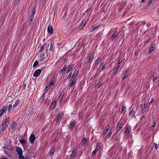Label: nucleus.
Segmentation results:
<instances>
[{"instance_id": "obj_1", "label": "nucleus", "mask_w": 159, "mask_h": 159, "mask_svg": "<svg viewBox=\"0 0 159 159\" xmlns=\"http://www.w3.org/2000/svg\"><path fill=\"white\" fill-rule=\"evenodd\" d=\"M9 122V118H8L6 119L5 121L2 122V131H4L6 129H7Z\"/></svg>"}, {"instance_id": "obj_2", "label": "nucleus", "mask_w": 159, "mask_h": 159, "mask_svg": "<svg viewBox=\"0 0 159 159\" xmlns=\"http://www.w3.org/2000/svg\"><path fill=\"white\" fill-rule=\"evenodd\" d=\"M35 139V136L34 134H31L29 138V140L31 143H33Z\"/></svg>"}, {"instance_id": "obj_3", "label": "nucleus", "mask_w": 159, "mask_h": 159, "mask_svg": "<svg viewBox=\"0 0 159 159\" xmlns=\"http://www.w3.org/2000/svg\"><path fill=\"white\" fill-rule=\"evenodd\" d=\"M41 72V70L40 69H38L36 70L34 73L33 76L34 77H38Z\"/></svg>"}, {"instance_id": "obj_4", "label": "nucleus", "mask_w": 159, "mask_h": 159, "mask_svg": "<svg viewBox=\"0 0 159 159\" xmlns=\"http://www.w3.org/2000/svg\"><path fill=\"white\" fill-rule=\"evenodd\" d=\"M7 107L6 106L2 107L0 110V113L2 115L4 112H5L7 109Z\"/></svg>"}, {"instance_id": "obj_5", "label": "nucleus", "mask_w": 159, "mask_h": 159, "mask_svg": "<svg viewBox=\"0 0 159 159\" xmlns=\"http://www.w3.org/2000/svg\"><path fill=\"white\" fill-rule=\"evenodd\" d=\"M110 128V125H107L106 126L105 129L102 132V133L103 134H106L108 132V131L109 130Z\"/></svg>"}, {"instance_id": "obj_6", "label": "nucleus", "mask_w": 159, "mask_h": 159, "mask_svg": "<svg viewBox=\"0 0 159 159\" xmlns=\"http://www.w3.org/2000/svg\"><path fill=\"white\" fill-rule=\"evenodd\" d=\"M48 32L50 34H52L53 31V29L52 26L51 25H49L48 28Z\"/></svg>"}, {"instance_id": "obj_7", "label": "nucleus", "mask_w": 159, "mask_h": 159, "mask_svg": "<svg viewBox=\"0 0 159 159\" xmlns=\"http://www.w3.org/2000/svg\"><path fill=\"white\" fill-rule=\"evenodd\" d=\"M16 151L19 156H21L22 154V151L21 148H20L18 147H17Z\"/></svg>"}, {"instance_id": "obj_8", "label": "nucleus", "mask_w": 159, "mask_h": 159, "mask_svg": "<svg viewBox=\"0 0 159 159\" xmlns=\"http://www.w3.org/2000/svg\"><path fill=\"white\" fill-rule=\"evenodd\" d=\"M155 47L156 46L155 44L152 45L149 50L148 52L150 53H151L155 49Z\"/></svg>"}, {"instance_id": "obj_9", "label": "nucleus", "mask_w": 159, "mask_h": 159, "mask_svg": "<svg viewBox=\"0 0 159 159\" xmlns=\"http://www.w3.org/2000/svg\"><path fill=\"white\" fill-rule=\"evenodd\" d=\"M135 111L134 110L132 109L130 111L129 114V116L131 117H133L135 115Z\"/></svg>"}, {"instance_id": "obj_10", "label": "nucleus", "mask_w": 159, "mask_h": 159, "mask_svg": "<svg viewBox=\"0 0 159 159\" xmlns=\"http://www.w3.org/2000/svg\"><path fill=\"white\" fill-rule=\"evenodd\" d=\"M55 147H51L49 153L50 156H52L53 154V153L55 152Z\"/></svg>"}, {"instance_id": "obj_11", "label": "nucleus", "mask_w": 159, "mask_h": 159, "mask_svg": "<svg viewBox=\"0 0 159 159\" xmlns=\"http://www.w3.org/2000/svg\"><path fill=\"white\" fill-rule=\"evenodd\" d=\"M74 65L73 64H70L69 66V67L67 70V73L70 72L71 69H72V68L74 67Z\"/></svg>"}, {"instance_id": "obj_12", "label": "nucleus", "mask_w": 159, "mask_h": 159, "mask_svg": "<svg viewBox=\"0 0 159 159\" xmlns=\"http://www.w3.org/2000/svg\"><path fill=\"white\" fill-rule=\"evenodd\" d=\"M131 128L127 127L126 128L125 131V133L126 135L128 134L131 131Z\"/></svg>"}, {"instance_id": "obj_13", "label": "nucleus", "mask_w": 159, "mask_h": 159, "mask_svg": "<svg viewBox=\"0 0 159 159\" xmlns=\"http://www.w3.org/2000/svg\"><path fill=\"white\" fill-rule=\"evenodd\" d=\"M117 31H115L113 33L112 35L111 38V39L113 40L117 36Z\"/></svg>"}, {"instance_id": "obj_14", "label": "nucleus", "mask_w": 159, "mask_h": 159, "mask_svg": "<svg viewBox=\"0 0 159 159\" xmlns=\"http://www.w3.org/2000/svg\"><path fill=\"white\" fill-rule=\"evenodd\" d=\"M67 67L66 65L65 66L62 68L61 70L60 71V74L64 72L67 69Z\"/></svg>"}, {"instance_id": "obj_15", "label": "nucleus", "mask_w": 159, "mask_h": 159, "mask_svg": "<svg viewBox=\"0 0 159 159\" xmlns=\"http://www.w3.org/2000/svg\"><path fill=\"white\" fill-rule=\"evenodd\" d=\"M76 79H74L72 81L69 86L70 87L73 86L76 83Z\"/></svg>"}, {"instance_id": "obj_16", "label": "nucleus", "mask_w": 159, "mask_h": 159, "mask_svg": "<svg viewBox=\"0 0 159 159\" xmlns=\"http://www.w3.org/2000/svg\"><path fill=\"white\" fill-rule=\"evenodd\" d=\"M98 27V26L96 25H93L90 28V32L94 31L95 29Z\"/></svg>"}, {"instance_id": "obj_17", "label": "nucleus", "mask_w": 159, "mask_h": 159, "mask_svg": "<svg viewBox=\"0 0 159 159\" xmlns=\"http://www.w3.org/2000/svg\"><path fill=\"white\" fill-rule=\"evenodd\" d=\"M78 73V71L76 70H75L74 72V73L72 76V77L74 78V79H75V77L77 76Z\"/></svg>"}, {"instance_id": "obj_18", "label": "nucleus", "mask_w": 159, "mask_h": 159, "mask_svg": "<svg viewBox=\"0 0 159 159\" xmlns=\"http://www.w3.org/2000/svg\"><path fill=\"white\" fill-rule=\"evenodd\" d=\"M86 141H87L86 139V138H84L82 139V141L81 143L82 146H83L85 144V143H86Z\"/></svg>"}, {"instance_id": "obj_19", "label": "nucleus", "mask_w": 159, "mask_h": 159, "mask_svg": "<svg viewBox=\"0 0 159 159\" xmlns=\"http://www.w3.org/2000/svg\"><path fill=\"white\" fill-rule=\"evenodd\" d=\"M86 21L85 20H83L79 28L80 29H82L83 27L84 26L85 23Z\"/></svg>"}, {"instance_id": "obj_20", "label": "nucleus", "mask_w": 159, "mask_h": 159, "mask_svg": "<svg viewBox=\"0 0 159 159\" xmlns=\"http://www.w3.org/2000/svg\"><path fill=\"white\" fill-rule=\"evenodd\" d=\"M56 102L55 101H54L52 102L51 103V107L52 109H53L56 106Z\"/></svg>"}, {"instance_id": "obj_21", "label": "nucleus", "mask_w": 159, "mask_h": 159, "mask_svg": "<svg viewBox=\"0 0 159 159\" xmlns=\"http://www.w3.org/2000/svg\"><path fill=\"white\" fill-rule=\"evenodd\" d=\"M105 68L104 65V64L103 63L99 67L98 69L100 70V71H101L103 69Z\"/></svg>"}, {"instance_id": "obj_22", "label": "nucleus", "mask_w": 159, "mask_h": 159, "mask_svg": "<svg viewBox=\"0 0 159 159\" xmlns=\"http://www.w3.org/2000/svg\"><path fill=\"white\" fill-rule=\"evenodd\" d=\"M122 127V125L121 123L118 124V125L117 127L116 128V129L118 131H119L120 130Z\"/></svg>"}, {"instance_id": "obj_23", "label": "nucleus", "mask_w": 159, "mask_h": 159, "mask_svg": "<svg viewBox=\"0 0 159 159\" xmlns=\"http://www.w3.org/2000/svg\"><path fill=\"white\" fill-rule=\"evenodd\" d=\"M128 74V71L126 70L125 72L124 76L123 77V80H125L126 77H127Z\"/></svg>"}, {"instance_id": "obj_24", "label": "nucleus", "mask_w": 159, "mask_h": 159, "mask_svg": "<svg viewBox=\"0 0 159 159\" xmlns=\"http://www.w3.org/2000/svg\"><path fill=\"white\" fill-rule=\"evenodd\" d=\"M20 142L22 145H25L27 143L26 141L24 140H19Z\"/></svg>"}, {"instance_id": "obj_25", "label": "nucleus", "mask_w": 159, "mask_h": 159, "mask_svg": "<svg viewBox=\"0 0 159 159\" xmlns=\"http://www.w3.org/2000/svg\"><path fill=\"white\" fill-rule=\"evenodd\" d=\"M55 78L54 77H52V78L51 82H50V85H53L55 82Z\"/></svg>"}, {"instance_id": "obj_26", "label": "nucleus", "mask_w": 159, "mask_h": 159, "mask_svg": "<svg viewBox=\"0 0 159 159\" xmlns=\"http://www.w3.org/2000/svg\"><path fill=\"white\" fill-rule=\"evenodd\" d=\"M75 124V121H73L72 123H71L70 125V126H69V128L71 129L72 128Z\"/></svg>"}, {"instance_id": "obj_27", "label": "nucleus", "mask_w": 159, "mask_h": 159, "mask_svg": "<svg viewBox=\"0 0 159 159\" xmlns=\"http://www.w3.org/2000/svg\"><path fill=\"white\" fill-rule=\"evenodd\" d=\"M63 115V113H62L59 114L57 117V120H60L61 118Z\"/></svg>"}, {"instance_id": "obj_28", "label": "nucleus", "mask_w": 159, "mask_h": 159, "mask_svg": "<svg viewBox=\"0 0 159 159\" xmlns=\"http://www.w3.org/2000/svg\"><path fill=\"white\" fill-rule=\"evenodd\" d=\"M76 151L75 149L73 150L71 154V156L72 157H74L75 156Z\"/></svg>"}, {"instance_id": "obj_29", "label": "nucleus", "mask_w": 159, "mask_h": 159, "mask_svg": "<svg viewBox=\"0 0 159 159\" xmlns=\"http://www.w3.org/2000/svg\"><path fill=\"white\" fill-rule=\"evenodd\" d=\"M19 100H17L16 101L15 104L13 106V107L15 108L16 107L19 103Z\"/></svg>"}, {"instance_id": "obj_30", "label": "nucleus", "mask_w": 159, "mask_h": 159, "mask_svg": "<svg viewBox=\"0 0 159 159\" xmlns=\"http://www.w3.org/2000/svg\"><path fill=\"white\" fill-rule=\"evenodd\" d=\"M14 107H13L11 105H10L9 106L8 108V112H9L12 110H13L14 109Z\"/></svg>"}, {"instance_id": "obj_31", "label": "nucleus", "mask_w": 159, "mask_h": 159, "mask_svg": "<svg viewBox=\"0 0 159 159\" xmlns=\"http://www.w3.org/2000/svg\"><path fill=\"white\" fill-rule=\"evenodd\" d=\"M120 67V66L119 65H118L116 66V68L114 69V73H115L116 74V72H117L118 70L119 69V68Z\"/></svg>"}, {"instance_id": "obj_32", "label": "nucleus", "mask_w": 159, "mask_h": 159, "mask_svg": "<svg viewBox=\"0 0 159 159\" xmlns=\"http://www.w3.org/2000/svg\"><path fill=\"white\" fill-rule=\"evenodd\" d=\"M20 159H27V157L26 156H23L22 154L21 156H19Z\"/></svg>"}, {"instance_id": "obj_33", "label": "nucleus", "mask_w": 159, "mask_h": 159, "mask_svg": "<svg viewBox=\"0 0 159 159\" xmlns=\"http://www.w3.org/2000/svg\"><path fill=\"white\" fill-rule=\"evenodd\" d=\"M94 57V54H92L89 57V61H91L92 60Z\"/></svg>"}, {"instance_id": "obj_34", "label": "nucleus", "mask_w": 159, "mask_h": 159, "mask_svg": "<svg viewBox=\"0 0 159 159\" xmlns=\"http://www.w3.org/2000/svg\"><path fill=\"white\" fill-rule=\"evenodd\" d=\"M100 143H98L97 144V145L96 147V148L95 150L96 151H98V150H99L100 148Z\"/></svg>"}, {"instance_id": "obj_35", "label": "nucleus", "mask_w": 159, "mask_h": 159, "mask_svg": "<svg viewBox=\"0 0 159 159\" xmlns=\"http://www.w3.org/2000/svg\"><path fill=\"white\" fill-rule=\"evenodd\" d=\"M16 123H13L11 125V127L12 129H13L15 128L16 127Z\"/></svg>"}, {"instance_id": "obj_36", "label": "nucleus", "mask_w": 159, "mask_h": 159, "mask_svg": "<svg viewBox=\"0 0 159 159\" xmlns=\"http://www.w3.org/2000/svg\"><path fill=\"white\" fill-rule=\"evenodd\" d=\"M112 134V131L111 129L110 130L109 132L107 135V138L110 137Z\"/></svg>"}, {"instance_id": "obj_37", "label": "nucleus", "mask_w": 159, "mask_h": 159, "mask_svg": "<svg viewBox=\"0 0 159 159\" xmlns=\"http://www.w3.org/2000/svg\"><path fill=\"white\" fill-rule=\"evenodd\" d=\"M63 95H64V93H63L62 92L61 93H60V94L58 97L59 99H61L63 98Z\"/></svg>"}, {"instance_id": "obj_38", "label": "nucleus", "mask_w": 159, "mask_h": 159, "mask_svg": "<svg viewBox=\"0 0 159 159\" xmlns=\"http://www.w3.org/2000/svg\"><path fill=\"white\" fill-rule=\"evenodd\" d=\"M39 64V62L38 61H36L34 63L33 65V67H34L35 66H37Z\"/></svg>"}, {"instance_id": "obj_39", "label": "nucleus", "mask_w": 159, "mask_h": 159, "mask_svg": "<svg viewBox=\"0 0 159 159\" xmlns=\"http://www.w3.org/2000/svg\"><path fill=\"white\" fill-rule=\"evenodd\" d=\"M53 44L52 43L50 45V48L49 49V50L51 51H52L53 50Z\"/></svg>"}, {"instance_id": "obj_40", "label": "nucleus", "mask_w": 159, "mask_h": 159, "mask_svg": "<svg viewBox=\"0 0 159 159\" xmlns=\"http://www.w3.org/2000/svg\"><path fill=\"white\" fill-rule=\"evenodd\" d=\"M100 61L101 59L100 57H98L97 60L95 64H98Z\"/></svg>"}, {"instance_id": "obj_41", "label": "nucleus", "mask_w": 159, "mask_h": 159, "mask_svg": "<svg viewBox=\"0 0 159 159\" xmlns=\"http://www.w3.org/2000/svg\"><path fill=\"white\" fill-rule=\"evenodd\" d=\"M154 1V0H150L147 3V4L148 5H151L152 3Z\"/></svg>"}, {"instance_id": "obj_42", "label": "nucleus", "mask_w": 159, "mask_h": 159, "mask_svg": "<svg viewBox=\"0 0 159 159\" xmlns=\"http://www.w3.org/2000/svg\"><path fill=\"white\" fill-rule=\"evenodd\" d=\"M34 18V15H31V16L30 17V20H29V22L30 23V22H32V21L33 20Z\"/></svg>"}, {"instance_id": "obj_43", "label": "nucleus", "mask_w": 159, "mask_h": 159, "mask_svg": "<svg viewBox=\"0 0 159 159\" xmlns=\"http://www.w3.org/2000/svg\"><path fill=\"white\" fill-rule=\"evenodd\" d=\"M122 61V58L121 57H119V58L118 60V64H120V63H121Z\"/></svg>"}, {"instance_id": "obj_44", "label": "nucleus", "mask_w": 159, "mask_h": 159, "mask_svg": "<svg viewBox=\"0 0 159 159\" xmlns=\"http://www.w3.org/2000/svg\"><path fill=\"white\" fill-rule=\"evenodd\" d=\"M44 50V45H43L41 48L40 49V51L41 52H43Z\"/></svg>"}, {"instance_id": "obj_45", "label": "nucleus", "mask_w": 159, "mask_h": 159, "mask_svg": "<svg viewBox=\"0 0 159 159\" xmlns=\"http://www.w3.org/2000/svg\"><path fill=\"white\" fill-rule=\"evenodd\" d=\"M50 88V87H48V86H46V87H45V93H47V91Z\"/></svg>"}, {"instance_id": "obj_46", "label": "nucleus", "mask_w": 159, "mask_h": 159, "mask_svg": "<svg viewBox=\"0 0 159 159\" xmlns=\"http://www.w3.org/2000/svg\"><path fill=\"white\" fill-rule=\"evenodd\" d=\"M101 85V84L100 82L98 83L95 86V87L97 88H98Z\"/></svg>"}, {"instance_id": "obj_47", "label": "nucleus", "mask_w": 159, "mask_h": 159, "mask_svg": "<svg viewBox=\"0 0 159 159\" xmlns=\"http://www.w3.org/2000/svg\"><path fill=\"white\" fill-rule=\"evenodd\" d=\"M156 121H154L153 122V125H152V127H153V128H154V127L156 125Z\"/></svg>"}, {"instance_id": "obj_48", "label": "nucleus", "mask_w": 159, "mask_h": 159, "mask_svg": "<svg viewBox=\"0 0 159 159\" xmlns=\"http://www.w3.org/2000/svg\"><path fill=\"white\" fill-rule=\"evenodd\" d=\"M35 7H34L33 9V10L32 11V15H34V14L35 13Z\"/></svg>"}, {"instance_id": "obj_49", "label": "nucleus", "mask_w": 159, "mask_h": 159, "mask_svg": "<svg viewBox=\"0 0 159 159\" xmlns=\"http://www.w3.org/2000/svg\"><path fill=\"white\" fill-rule=\"evenodd\" d=\"M45 93H43V96L42 97V99L43 100L45 98Z\"/></svg>"}, {"instance_id": "obj_50", "label": "nucleus", "mask_w": 159, "mask_h": 159, "mask_svg": "<svg viewBox=\"0 0 159 159\" xmlns=\"http://www.w3.org/2000/svg\"><path fill=\"white\" fill-rule=\"evenodd\" d=\"M125 107L124 106H122V108L121 109V113H122L123 112V111L125 110Z\"/></svg>"}, {"instance_id": "obj_51", "label": "nucleus", "mask_w": 159, "mask_h": 159, "mask_svg": "<svg viewBox=\"0 0 159 159\" xmlns=\"http://www.w3.org/2000/svg\"><path fill=\"white\" fill-rule=\"evenodd\" d=\"M154 145L155 149L156 150L158 148L157 145L155 143H154Z\"/></svg>"}, {"instance_id": "obj_52", "label": "nucleus", "mask_w": 159, "mask_h": 159, "mask_svg": "<svg viewBox=\"0 0 159 159\" xmlns=\"http://www.w3.org/2000/svg\"><path fill=\"white\" fill-rule=\"evenodd\" d=\"M96 152H97V151L95 150H94V151H93L92 152V155L93 156L94 155H95L96 153Z\"/></svg>"}, {"instance_id": "obj_53", "label": "nucleus", "mask_w": 159, "mask_h": 159, "mask_svg": "<svg viewBox=\"0 0 159 159\" xmlns=\"http://www.w3.org/2000/svg\"><path fill=\"white\" fill-rule=\"evenodd\" d=\"M146 106L145 105V104H144L143 105L142 107V108L143 110H144L145 108L146 107Z\"/></svg>"}, {"instance_id": "obj_54", "label": "nucleus", "mask_w": 159, "mask_h": 159, "mask_svg": "<svg viewBox=\"0 0 159 159\" xmlns=\"http://www.w3.org/2000/svg\"><path fill=\"white\" fill-rule=\"evenodd\" d=\"M71 75H72L71 73H70L68 75V77H67V78L69 79V78H70L71 76Z\"/></svg>"}, {"instance_id": "obj_55", "label": "nucleus", "mask_w": 159, "mask_h": 159, "mask_svg": "<svg viewBox=\"0 0 159 159\" xmlns=\"http://www.w3.org/2000/svg\"><path fill=\"white\" fill-rule=\"evenodd\" d=\"M154 101V98H152L151 99V101H150V102H149V104H151V103H152V102Z\"/></svg>"}, {"instance_id": "obj_56", "label": "nucleus", "mask_w": 159, "mask_h": 159, "mask_svg": "<svg viewBox=\"0 0 159 159\" xmlns=\"http://www.w3.org/2000/svg\"><path fill=\"white\" fill-rule=\"evenodd\" d=\"M157 79V76H155L153 78V81H155L156 79Z\"/></svg>"}, {"instance_id": "obj_57", "label": "nucleus", "mask_w": 159, "mask_h": 159, "mask_svg": "<svg viewBox=\"0 0 159 159\" xmlns=\"http://www.w3.org/2000/svg\"><path fill=\"white\" fill-rule=\"evenodd\" d=\"M26 84H25L23 86V89H25V88L26 87Z\"/></svg>"}, {"instance_id": "obj_58", "label": "nucleus", "mask_w": 159, "mask_h": 159, "mask_svg": "<svg viewBox=\"0 0 159 159\" xmlns=\"http://www.w3.org/2000/svg\"><path fill=\"white\" fill-rule=\"evenodd\" d=\"M148 43V41H146L145 42V44H147Z\"/></svg>"}, {"instance_id": "obj_59", "label": "nucleus", "mask_w": 159, "mask_h": 159, "mask_svg": "<svg viewBox=\"0 0 159 159\" xmlns=\"http://www.w3.org/2000/svg\"><path fill=\"white\" fill-rule=\"evenodd\" d=\"M1 159H7L6 157H3Z\"/></svg>"}, {"instance_id": "obj_60", "label": "nucleus", "mask_w": 159, "mask_h": 159, "mask_svg": "<svg viewBox=\"0 0 159 159\" xmlns=\"http://www.w3.org/2000/svg\"><path fill=\"white\" fill-rule=\"evenodd\" d=\"M19 0H16V3H17L19 1Z\"/></svg>"}, {"instance_id": "obj_61", "label": "nucleus", "mask_w": 159, "mask_h": 159, "mask_svg": "<svg viewBox=\"0 0 159 159\" xmlns=\"http://www.w3.org/2000/svg\"><path fill=\"white\" fill-rule=\"evenodd\" d=\"M145 1V0H142L141 1V2H144Z\"/></svg>"}, {"instance_id": "obj_62", "label": "nucleus", "mask_w": 159, "mask_h": 159, "mask_svg": "<svg viewBox=\"0 0 159 159\" xmlns=\"http://www.w3.org/2000/svg\"><path fill=\"white\" fill-rule=\"evenodd\" d=\"M92 80V77H91L90 78V81H91Z\"/></svg>"}, {"instance_id": "obj_63", "label": "nucleus", "mask_w": 159, "mask_h": 159, "mask_svg": "<svg viewBox=\"0 0 159 159\" xmlns=\"http://www.w3.org/2000/svg\"><path fill=\"white\" fill-rule=\"evenodd\" d=\"M49 44H48V47H49Z\"/></svg>"}, {"instance_id": "obj_64", "label": "nucleus", "mask_w": 159, "mask_h": 159, "mask_svg": "<svg viewBox=\"0 0 159 159\" xmlns=\"http://www.w3.org/2000/svg\"><path fill=\"white\" fill-rule=\"evenodd\" d=\"M44 40H45V39H43V41L44 42Z\"/></svg>"}]
</instances>
